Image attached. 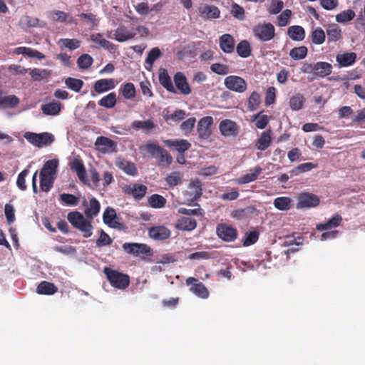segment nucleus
I'll return each mask as SVG.
<instances>
[{"label": "nucleus", "mask_w": 365, "mask_h": 365, "mask_svg": "<svg viewBox=\"0 0 365 365\" xmlns=\"http://www.w3.org/2000/svg\"><path fill=\"white\" fill-rule=\"evenodd\" d=\"M19 103V99L15 95L6 96H2V91L0 90V108H13Z\"/></svg>", "instance_id": "nucleus-34"}, {"label": "nucleus", "mask_w": 365, "mask_h": 365, "mask_svg": "<svg viewBox=\"0 0 365 365\" xmlns=\"http://www.w3.org/2000/svg\"><path fill=\"white\" fill-rule=\"evenodd\" d=\"M287 35L293 41H301L305 38V30L301 26H291L287 29Z\"/></svg>", "instance_id": "nucleus-33"}, {"label": "nucleus", "mask_w": 365, "mask_h": 365, "mask_svg": "<svg viewBox=\"0 0 365 365\" xmlns=\"http://www.w3.org/2000/svg\"><path fill=\"white\" fill-rule=\"evenodd\" d=\"M62 108L63 105L56 101H53L41 106L42 113L46 115H57L60 113Z\"/></svg>", "instance_id": "nucleus-26"}, {"label": "nucleus", "mask_w": 365, "mask_h": 365, "mask_svg": "<svg viewBox=\"0 0 365 365\" xmlns=\"http://www.w3.org/2000/svg\"><path fill=\"white\" fill-rule=\"evenodd\" d=\"M356 60V53L354 52H346L339 53L336 56V61L341 67H348L353 65Z\"/></svg>", "instance_id": "nucleus-27"}, {"label": "nucleus", "mask_w": 365, "mask_h": 365, "mask_svg": "<svg viewBox=\"0 0 365 365\" xmlns=\"http://www.w3.org/2000/svg\"><path fill=\"white\" fill-rule=\"evenodd\" d=\"M103 272L111 286L115 288L125 289L130 284V277L128 274L107 267L103 269Z\"/></svg>", "instance_id": "nucleus-2"}, {"label": "nucleus", "mask_w": 365, "mask_h": 365, "mask_svg": "<svg viewBox=\"0 0 365 365\" xmlns=\"http://www.w3.org/2000/svg\"><path fill=\"white\" fill-rule=\"evenodd\" d=\"M332 65L325 61H318L314 63V78H324L330 75L332 72Z\"/></svg>", "instance_id": "nucleus-20"}, {"label": "nucleus", "mask_w": 365, "mask_h": 365, "mask_svg": "<svg viewBox=\"0 0 365 365\" xmlns=\"http://www.w3.org/2000/svg\"><path fill=\"white\" fill-rule=\"evenodd\" d=\"M91 41L106 50L113 51L115 49V46L110 42L109 41L105 39L103 36L102 34L96 33L91 35Z\"/></svg>", "instance_id": "nucleus-32"}, {"label": "nucleus", "mask_w": 365, "mask_h": 365, "mask_svg": "<svg viewBox=\"0 0 365 365\" xmlns=\"http://www.w3.org/2000/svg\"><path fill=\"white\" fill-rule=\"evenodd\" d=\"M311 37L313 43L320 45L325 41L326 35L321 27H317L312 31Z\"/></svg>", "instance_id": "nucleus-53"}, {"label": "nucleus", "mask_w": 365, "mask_h": 365, "mask_svg": "<svg viewBox=\"0 0 365 365\" xmlns=\"http://www.w3.org/2000/svg\"><path fill=\"white\" fill-rule=\"evenodd\" d=\"M36 292L39 294L51 295L58 292V287L51 282L43 281L38 285Z\"/></svg>", "instance_id": "nucleus-38"}, {"label": "nucleus", "mask_w": 365, "mask_h": 365, "mask_svg": "<svg viewBox=\"0 0 365 365\" xmlns=\"http://www.w3.org/2000/svg\"><path fill=\"white\" fill-rule=\"evenodd\" d=\"M170 230L164 225L154 226L148 230V235L150 238L163 241L170 237Z\"/></svg>", "instance_id": "nucleus-15"}, {"label": "nucleus", "mask_w": 365, "mask_h": 365, "mask_svg": "<svg viewBox=\"0 0 365 365\" xmlns=\"http://www.w3.org/2000/svg\"><path fill=\"white\" fill-rule=\"evenodd\" d=\"M213 123L211 116H205L201 118L197 123V133L200 138L207 139L211 135L210 126Z\"/></svg>", "instance_id": "nucleus-14"}, {"label": "nucleus", "mask_w": 365, "mask_h": 365, "mask_svg": "<svg viewBox=\"0 0 365 365\" xmlns=\"http://www.w3.org/2000/svg\"><path fill=\"white\" fill-rule=\"evenodd\" d=\"M141 150L145 151L149 156L156 158L162 150V147L154 143H148L141 147Z\"/></svg>", "instance_id": "nucleus-52"}, {"label": "nucleus", "mask_w": 365, "mask_h": 365, "mask_svg": "<svg viewBox=\"0 0 365 365\" xmlns=\"http://www.w3.org/2000/svg\"><path fill=\"white\" fill-rule=\"evenodd\" d=\"M327 34L329 42H336L341 38V30L337 24H329L327 26Z\"/></svg>", "instance_id": "nucleus-39"}, {"label": "nucleus", "mask_w": 365, "mask_h": 365, "mask_svg": "<svg viewBox=\"0 0 365 365\" xmlns=\"http://www.w3.org/2000/svg\"><path fill=\"white\" fill-rule=\"evenodd\" d=\"M262 168L259 165L255 167L253 170H250L249 173L241 176L237 182L239 184H247L255 181L257 179L259 175L262 173Z\"/></svg>", "instance_id": "nucleus-35"}, {"label": "nucleus", "mask_w": 365, "mask_h": 365, "mask_svg": "<svg viewBox=\"0 0 365 365\" xmlns=\"http://www.w3.org/2000/svg\"><path fill=\"white\" fill-rule=\"evenodd\" d=\"M175 86L180 93L188 95L191 93V88L187 83L186 77L182 72H178L173 78Z\"/></svg>", "instance_id": "nucleus-19"}, {"label": "nucleus", "mask_w": 365, "mask_h": 365, "mask_svg": "<svg viewBox=\"0 0 365 365\" xmlns=\"http://www.w3.org/2000/svg\"><path fill=\"white\" fill-rule=\"evenodd\" d=\"M148 202L151 207L162 208L165 207L167 201L163 196L158 194H153L148 197Z\"/></svg>", "instance_id": "nucleus-47"}, {"label": "nucleus", "mask_w": 365, "mask_h": 365, "mask_svg": "<svg viewBox=\"0 0 365 365\" xmlns=\"http://www.w3.org/2000/svg\"><path fill=\"white\" fill-rule=\"evenodd\" d=\"M257 212V208L250 205L242 209H236L231 212L230 216L237 220L247 218L249 215Z\"/></svg>", "instance_id": "nucleus-31"}, {"label": "nucleus", "mask_w": 365, "mask_h": 365, "mask_svg": "<svg viewBox=\"0 0 365 365\" xmlns=\"http://www.w3.org/2000/svg\"><path fill=\"white\" fill-rule=\"evenodd\" d=\"M117 102V96L115 93L111 92L103 96L99 101L98 105L106 108H113Z\"/></svg>", "instance_id": "nucleus-43"}, {"label": "nucleus", "mask_w": 365, "mask_h": 365, "mask_svg": "<svg viewBox=\"0 0 365 365\" xmlns=\"http://www.w3.org/2000/svg\"><path fill=\"white\" fill-rule=\"evenodd\" d=\"M219 129L221 134L225 137L236 136L239 132L237 124L230 119L222 120L220 123Z\"/></svg>", "instance_id": "nucleus-13"}, {"label": "nucleus", "mask_w": 365, "mask_h": 365, "mask_svg": "<svg viewBox=\"0 0 365 365\" xmlns=\"http://www.w3.org/2000/svg\"><path fill=\"white\" fill-rule=\"evenodd\" d=\"M165 145L170 148H174L179 153H184L190 149L191 144L185 139H168L163 141Z\"/></svg>", "instance_id": "nucleus-17"}, {"label": "nucleus", "mask_w": 365, "mask_h": 365, "mask_svg": "<svg viewBox=\"0 0 365 365\" xmlns=\"http://www.w3.org/2000/svg\"><path fill=\"white\" fill-rule=\"evenodd\" d=\"M202 194V184L200 180H192L188 185L185 195L188 196L190 200H196L201 197Z\"/></svg>", "instance_id": "nucleus-24"}, {"label": "nucleus", "mask_w": 365, "mask_h": 365, "mask_svg": "<svg viewBox=\"0 0 365 365\" xmlns=\"http://www.w3.org/2000/svg\"><path fill=\"white\" fill-rule=\"evenodd\" d=\"M259 235V232L256 230L246 232L243 239V245L245 247H248L255 244L258 240Z\"/></svg>", "instance_id": "nucleus-62"}, {"label": "nucleus", "mask_w": 365, "mask_h": 365, "mask_svg": "<svg viewBox=\"0 0 365 365\" xmlns=\"http://www.w3.org/2000/svg\"><path fill=\"white\" fill-rule=\"evenodd\" d=\"M252 31L254 36L261 41H269L275 36V28L271 23L258 24Z\"/></svg>", "instance_id": "nucleus-4"}, {"label": "nucleus", "mask_w": 365, "mask_h": 365, "mask_svg": "<svg viewBox=\"0 0 365 365\" xmlns=\"http://www.w3.org/2000/svg\"><path fill=\"white\" fill-rule=\"evenodd\" d=\"M175 228L182 231H192L197 227V221L191 217H179L175 225Z\"/></svg>", "instance_id": "nucleus-22"}, {"label": "nucleus", "mask_w": 365, "mask_h": 365, "mask_svg": "<svg viewBox=\"0 0 365 365\" xmlns=\"http://www.w3.org/2000/svg\"><path fill=\"white\" fill-rule=\"evenodd\" d=\"M65 84L69 89L75 92H79L83 88L84 83L81 79L68 77L65 80Z\"/></svg>", "instance_id": "nucleus-55"}, {"label": "nucleus", "mask_w": 365, "mask_h": 365, "mask_svg": "<svg viewBox=\"0 0 365 365\" xmlns=\"http://www.w3.org/2000/svg\"><path fill=\"white\" fill-rule=\"evenodd\" d=\"M225 85L229 90L242 93L247 89V83L241 77L237 76H229L225 79Z\"/></svg>", "instance_id": "nucleus-9"}, {"label": "nucleus", "mask_w": 365, "mask_h": 365, "mask_svg": "<svg viewBox=\"0 0 365 365\" xmlns=\"http://www.w3.org/2000/svg\"><path fill=\"white\" fill-rule=\"evenodd\" d=\"M219 46L223 52L231 53L235 51V41L232 35L225 34L220 37Z\"/></svg>", "instance_id": "nucleus-23"}, {"label": "nucleus", "mask_w": 365, "mask_h": 365, "mask_svg": "<svg viewBox=\"0 0 365 365\" xmlns=\"http://www.w3.org/2000/svg\"><path fill=\"white\" fill-rule=\"evenodd\" d=\"M182 177L181 173L173 172L165 178V180L170 187H175L182 182Z\"/></svg>", "instance_id": "nucleus-56"}, {"label": "nucleus", "mask_w": 365, "mask_h": 365, "mask_svg": "<svg viewBox=\"0 0 365 365\" xmlns=\"http://www.w3.org/2000/svg\"><path fill=\"white\" fill-rule=\"evenodd\" d=\"M116 83L113 78H101L96 81L93 89L97 93H102L115 88Z\"/></svg>", "instance_id": "nucleus-21"}, {"label": "nucleus", "mask_w": 365, "mask_h": 365, "mask_svg": "<svg viewBox=\"0 0 365 365\" xmlns=\"http://www.w3.org/2000/svg\"><path fill=\"white\" fill-rule=\"evenodd\" d=\"M253 120H256L255 126L259 129H264L269 123V117L267 115H262V112L253 115Z\"/></svg>", "instance_id": "nucleus-63"}, {"label": "nucleus", "mask_w": 365, "mask_h": 365, "mask_svg": "<svg viewBox=\"0 0 365 365\" xmlns=\"http://www.w3.org/2000/svg\"><path fill=\"white\" fill-rule=\"evenodd\" d=\"M308 48L305 46L294 47L289 51V56L294 60H302L306 58Z\"/></svg>", "instance_id": "nucleus-51"}, {"label": "nucleus", "mask_w": 365, "mask_h": 365, "mask_svg": "<svg viewBox=\"0 0 365 365\" xmlns=\"http://www.w3.org/2000/svg\"><path fill=\"white\" fill-rule=\"evenodd\" d=\"M59 200L66 205L76 206L79 202V198L72 194L62 193L60 195Z\"/></svg>", "instance_id": "nucleus-60"}, {"label": "nucleus", "mask_w": 365, "mask_h": 365, "mask_svg": "<svg viewBox=\"0 0 365 365\" xmlns=\"http://www.w3.org/2000/svg\"><path fill=\"white\" fill-rule=\"evenodd\" d=\"M160 83L168 91L173 93H176L175 88L173 84L170 77L169 76L167 71L163 69L159 73Z\"/></svg>", "instance_id": "nucleus-37"}, {"label": "nucleus", "mask_w": 365, "mask_h": 365, "mask_svg": "<svg viewBox=\"0 0 365 365\" xmlns=\"http://www.w3.org/2000/svg\"><path fill=\"white\" fill-rule=\"evenodd\" d=\"M305 98L301 93H297L291 97L289 106L292 110H299L302 108Z\"/></svg>", "instance_id": "nucleus-50"}, {"label": "nucleus", "mask_w": 365, "mask_h": 365, "mask_svg": "<svg viewBox=\"0 0 365 365\" xmlns=\"http://www.w3.org/2000/svg\"><path fill=\"white\" fill-rule=\"evenodd\" d=\"M95 145L97 146L98 150L103 153L117 152V143L107 137H98L96 140Z\"/></svg>", "instance_id": "nucleus-11"}, {"label": "nucleus", "mask_w": 365, "mask_h": 365, "mask_svg": "<svg viewBox=\"0 0 365 365\" xmlns=\"http://www.w3.org/2000/svg\"><path fill=\"white\" fill-rule=\"evenodd\" d=\"M261 103V98L259 94L253 91L249 98L247 108L250 111L256 110Z\"/></svg>", "instance_id": "nucleus-57"}, {"label": "nucleus", "mask_w": 365, "mask_h": 365, "mask_svg": "<svg viewBox=\"0 0 365 365\" xmlns=\"http://www.w3.org/2000/svg\"><path fill=\"white\" fill-rule=\"evenodd\" d=\"M271 130L268 129L261 133L259 138L255 142V147L261 151L265 150L271 144Z\"/></svg>", "instance_id": "nucleus-30"}, {"label": "nucleus", "mask_w": 365, "mask_h": 365, "mask_svg": "<svg viewBox=\"0 0 365 365\" xmlns=\"http://www.w3.org/2000/svg\"><path fill=\"white\" fill-rule=\"evenodd\" d=\"M155 158L158 161L160 165L163 167H168L172 164L173 160L172 155L163 148L162 150L160 151Z\"/></svg>", "instance_id": "nucleus-49"}, {"label": "nucleus", "mask_w": 365, "mask_h": 365, "mask_svg": "<svg viewBox=\"0 0 365 365\" xmlns=\"http://www.w3.org/2000/svg\"><path fill=\"white\" fill-rule=\"evenodd\" d=\"M71 169L76 173L78 179L84 184L88 183L86 170L83 161L78 158H74L71 163Z\"/></svg>", "instance_id": "nucleus-25"}, {"label": "nucleus", "mask_w": 365, "mask_h": 365, "mask_svg": "<svg viewBox=\"0 0 365 365\" xmlns=\"http://www.w3.org/2000/svg\"><path fill=\"white\" fill-rule=\"evenodd\" d=\"M118 168L123 170L126 174L132 176H135L138 173V170L135 164L128 160H121L116 162Z\"/></svg>", "instance_id": "nucleus-41"}, {"label": "nucleus", "mask_w": 365, "mask_h": 365, "mask_svg": "<svg viewBox=\"0 0 365 365\" xmlns=\"http://www.w3.org/2000/svg\"><path fill=\"white\" fill-rule=\"evenodd\" d=\"M147 187L145 185L133 183L126 185L123 187V191L125 194L133 197L136 200L143 198L147 192Z\"/></svg>", "instance_id": "nucleus-10"}, {"label": "nucleus", "mask_w": 365, "mask_h": 365, "mask_svg": "<svg viewBox=\"0 0 365 365\" xmlns=\"http://www.w3.org/2000/svg\"><path fill=\"white\" fill-rule=\"evenodd\" d=\"M136 36L135 28L129 29L124 25L119 26L115 31V39L118 42H124L133 38Z\"/></svg>", "instance_id": "nucleus-18"}, {"label": "nucleus", "mask_w": 365, "mask_h": 365, "mask_svg": "<svg viewBox=\"0 0 365 365\" xmlns=\"http://www.w3.org/2000/svg\"><path fill=\"white\" fill-rule=\"evenodd\" d=\"M185 282L187 286L191 285L190 291L196 296L202 299L208 298L210 295L208 289L202 282H199L197 279L190 277L186 279Z\"/></svg>", "instance_id": "nucleus-7"}, {"label": "nucleus", "mask_w": 365, "mask_h": 365, "mask_svg": "<svg viewBox=\"0 0 365 365\" xmlns=\"http://www.w3.org/2000/svg\"><path fill=\"white\" fill-rule=\"evenodd\" d=\"M161 56L162 52L160 51V50L157 47L153 48L149 51L148 56L145 59V63L148 64L150 67L152 68L154 62Z\"/></svg>", "instance_id": "nucleus-64"}, {"label": "nucleus", "mask_w": 365, "mask_h": 365, "mask_svg": "<svg viewBox=\"0 0 365 365\" xmlns=\"http://www.w3.org/2000/svg\"><path fill=\"white\" fill-rule=\"evenodd\" d=\"M320 203L319 197L313 193L304 192H301L297 197V208L315 207Z\"/></svg>", "instance_id": "nucleus-6"}, {"label": "nucleus", "mask_w": 365, "mask_h": 365, "mask_svg": "<svg viewBox=\"0 0 365 365\" xmlns=\"http://www.w3.org/2000/svg\"><path fill=\"white\" fill-rule=\"evenodd\" d=\"M237 54L242 58H247L251 55V47L250 43L243 40L241 41L236 47Z\"/></svg>", "instance_id": "nucleus-46"}, {"label": "nucleus", "mask_w": 365, "mask_h": 365, "mask_svg": "<svg viewBox=\"0 0 365 365\" xmlns=\"http://www.w3.org/2000/svg\"><path fill=\"white\" fill-rule=\"evenodd\" d=\"M292 200L288 197H279L274 199V205L279 210H288L291 207Z\"/></svg>", "instance_id": "nucleus-54"}, {"label": "nucleus", "mask_w": 365, "mask_h": 365, "mask_svg": "<svg viewBox=\"0 0 365 365\" xmlns=\"http://www.w3.org/2000/svg\"><path fill=\"white\" fill-rule=\"evenodd\" d=\"M115 210L110 207H108L104 211L103 215V222L108 225L110 227L121 229L123 224L119 222Z\"/></svg>", "instance_id": "nucleus-16"}, {"label": "nucleus", "mask_w": 365, "mask_h": 365, "mask_svg": "<svg viewBox=\"0 0 365 365\" xmlns=\"http://www.w3.org/2000/svg\"><path fill=\"white\" fill-rule=\"evenodd\" d=\"M216 234L222 241L226 242H234L238 236L235 227L227 223H220L216 227Z\"/></svg>", "instance_id": "nucleus-5"}, {"label": "nucleus", "mask_w": 365, "mask_h": 365, "mask_svg": "<svg viewBox=\"0 0 365 365\" xmlns=\"http://www.w3.org/2000/svg\"><path fill=\"white\" fill-rule=\"evenodd\" d=\"M123 250L130 255L138 256L139 255H150L151 249L145 244L135 242H125L123 245Z\"/></svg>", "instance_id": "nucleus-8"}, {"label": "nucleus", "mask_w": 365, "mask_h": 365, "mask_svg": "<svg viewBox=\"0 0 365 365\" xmlns=\"http://www.w3.org/2000/svg\"><path fill=\"white\" fill-rule=\"evenodd\" d=\"M130 127L135 131L142 130L145 133H150L151 130L155 127L153 120L149 118L146 120H134L132 122Z\"/></svg>", "instance_id": "nucleus-28"}, {"label": "nucleus", "mask_w": 365, "mask_h": 365, "mask_svg": "<svg viewBox=\"0 0 365 365\" xmlns=\"http://www.w3.org/2000/svg\"><path fill=\"white\" fill-rule=\"evenodd\" d=\"M342 221V217L340 215L336 214L331 219H329L326 223H321L317 225V230L319 231H323L330 230L338 227Z\"/></svg>", "instance_id": "nucleus-36"}, {"label": "nucleus", "mask_w": 365, "mask_h": 365, "mask_svg": "<svg viewBox=\"0 0 365 365\" xmlns=\"http://www.w3.org/2000/svg\"><path fill=\"white\" fill-rule=\"evenodd\" d=\"M56 178L40 173V187L43 192H48L53 187Z\"/></svg>", "instance_id": "nucleus-48"}, {"label": "nucleus", "mask_w": 365, "mask_h": 365, "mask_svg": "<svg viewBox=\"0 0 365 365\" xmlns=\"http://www.w3.org/2000/svg\"><path fill=\"white\" fill-rule=\"evenodd\" d=\"M356 14L352 9L342 11L336 15V21L339 24H346L354 19Z\"/></svg>", "instance_id": "nucleus-45"}, {"label": "nucleus", "mask_w": 365, "mask_h": 365, "mask_svg": "<svg viewBox=\"0 0 365 365\" xmlns=\"http://www.w3.org/2000/svg\"><path fill=\"white\" fill-rule=\"evenodd\" d=\"M58 43L61 47L73 51L80 47L81 41L76 38H61L59 40Z\"/></svg>", "instance_id": "nucleus-59"}, {"label": "nucleus", "mask_w": 365, "mask_h": 365, "mask_svg": "<svg viewBox=\"0 0 365 365\" xmlns=\"http://www.w3.org/2000/svg\"><path fill=\"white\" fill-rule=\"evenodd\" d=\"M51 75V71L48 69L34 68L30 71V76L34 81H40Z\"/></svg>", "instance_id": "nucleus-44"}, {"label": "nucleus", "mask_w": 365, "mask_h": 365, "mask_svg": "<svg viewBox=\"0 0 365 365\" xmlns=\"http://www.w3.org/2000/svg\"><path fill=\"white\" fill-rule=\"evenodd\" d=\"M58 165L59 160L58 159L48 160L44 163L40 173H43L46 176L56 178Z\"/></svg>", "instance_id": "nucleus-29"}, {"label": "nucleus", "mask_w": 365, "mask_h": 365, "mask_svg": "<svg viewBox=\"0 0 365 365\" xmlns=\"http://www.w3.org/2000/svg\"><path fill=\"white\" fill-rule=\"evenodd\" d=\"M198 15L204 21L217 19L220 16V10L214 5H204L198 8Z\"/></svg>", "instance_id": "nucleus-12"}, {"label": "nucleus", "mask_w": 365, "mask_h": 365, "mask_svg": "<svg viewBox=\"0 0 365 365\" xmlns=\"http://www.w3.org/2000/svg\"><path fill=\"white\" fill-rule=\"evenodd\" d=\"M67 219L75 228L81 232L84 237H89L92 235L93 227L91 221L85 218L80 212H70L67 215Z\"/></svg>", "instance_id": "nucleus-1"}, {"label": "nucleus", "mask_w": 365, "mask_h": 365, "mask_svg": "<svg viewBox=\"0 0 365 365\" xmlns=\"http://www.w3.org/2000/svg\"><path fill=\"white\" fill-rule=\"evenodd\" d=\"M100 208V202L97 199L93 197L89 201L88 207L85 210V215L87 218L93 220L98 214Z\"/></svg>", "instance_id": "nucleus-40"}, {"label": "nucleus", "mask_w": 365, "mask_h": 365, "mask_svg": "<svg viewBox=\"0 0 365 365\" xmlns=\"http://www.w3.org/2000/svg\"><path fill=\"white\" fill-rule=\"evenodd\" d=\"M93 59L89 54L84 53L77 59V65L81 69H88L93 64Z\"/></svg>", "instance_id": "nucleus-58"}, {"label": "nucleus", "mask_w": 365, "mask_h": 365, "mask_svg": "<svg viewBox=\"0 0 365 365\" xmlns=\"http://www.w3.org/2000/svg\"><path fill=\"white\" fill-rule=\"evenodd\" d=\"M315 168H317V165H314L312 163H304L293 168L290 171V173L292 175H297L299 173L308 172Z\"/></svg>", "instance_id": "nucleus-61"}, {"label": "nucleus", "mask_w": 365, "mask_h": 365, "mask_svg": "<svg viewBox=\"0 0 365 365\" xmlns=\"http://www.w3.org/2000/svg\"><path fill=\"white\" fill-rule=\"evenodd\" d=\"M24 136L31 144L38 148L50 145L55 140L53 135L47 132L41 133L26 132Z\"/></svg>", "instance_id": "nucleus-3"}, {"label": "nucleus", "mask_w": 365, "mask_h": 365, "mask_svg": "<svg viewBox=\"0 0 365 365\" xmlns=\"http://www.w3.org/2000/svg\"><path fill=\"white\" fill-rule=\"evenodd\" d=\"M120 92L125 99L130 100L135 98L136 91L133 83H125L120 86Z\"/></svg>", "instance_id": "nucleus-42"}]
</instances>
